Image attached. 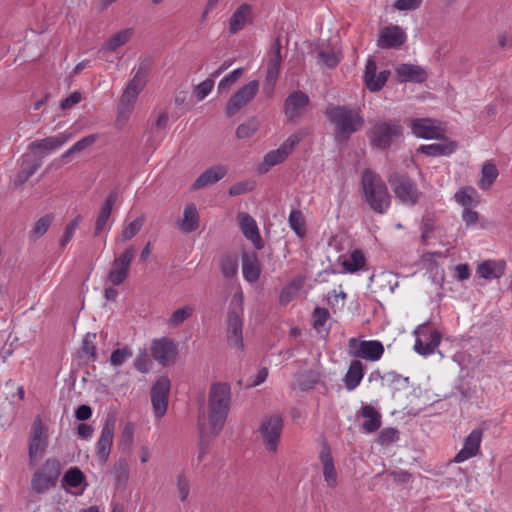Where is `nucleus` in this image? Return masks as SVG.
<instances>
[{
    "mask_svg": "<svg viewBox=\"0 0 512 512\" xmlns=\"http://www.w3.org/2000/svg\"><path fill=\"white\" fill-rule=\"evenodd\" d=\"M329 312L325 308L317 307L313 313V325L316 329L323 327L328 320Z\"/></svg>",
    "mask_w": 512,
    "mask_h": 512,
    "instance_id": "774afa93",
    "label": "nucleus"
},
{
    "mask_svg": "<svg viewBox=\"0 0 512 512\" xmlns=\"http://www.w3.org/2000/svg\"><path fill=\"white\" fill-rule=\"evenodd\" d=\"M361 184L365 201L378 214H385L391 205V196L383 179L370 169L362 173Z\"/></svg>",
    "mask_w": 512,
    "mask_h": 512,
    "instance_id": "7ed1b4c3",
    "label": "nucleus"
},
{
    "mask_svg": "<svg viewBox=\"0 0 512 512\" xmlns=\"http://www.w3.org/2000/svg\"><path fill=\"white\" fill-rule=\"evenodd\" d=\"M386 475L396 483L406 484L413 480V475L404 470H392L386 472Z\"/></svg>",
    "mask_w": 512,
    "mask_h": 512,
    "instance_id": "0e129e2a",
    "label": "nucleus"
},
{
    "mask_svg": "<svg viewBox=\"0 0 512 512\" xmlns=\"http://www.w3.org/2000/svg\"><path fill=\"white\" fill-rule=\"evenodd\" d=\"M132 350L128 347H122L114 350L110 356V364L112 366H121L127 359L132 357Z\"/></svg>",
    "mask_w": 512,
    "mask_h": 512,
    "instance_id": "5fc2aeb1",
    "label": "nucleus"
},
{
    "mask_svg": "<svg viewBox=\"0 0 512 512\" xmlns=\"http://www.w3.org/2000/svg\"><path fill=\"white\" fill-rule=\"evenodd\" d=\"M134 437V426L132 423H127L122 429L119 436V445L123 447H129L133 443Z\"/></svg>",
    "mask_w": 512,
    "mask_h": 512,
    "instance_id": "052dcab7",
    "label": "nucleus"
},
{
    "mask_svg": "<svg viewBox=\"0 0 512 512\" xmlns=\"http://www.w3.org/2000/svg\"><path fill=\"white\" fill-rule=\"evenodd\" d=\"M214 87V80L212 78H208L204 80L203 82L199 83L195 89L194 94L196 98L201 101L203 100L213 89Z\"/></svg>",
    "mask_w": 512,
    "mask_h": 512,
    "instance_id": "bf43d9fd",
    "label": "nucleus"
},
{
    "mask_svg": "<svg viewBox=\"0 0 512 512\" xmlns=\"http://www.w3.org/2000/svg\"><path fill=\"white\" fill-rule=\"evenodd\" d=\"M200 217L194 203H189L183 210V217L178 221V226L183 233H192L199 228Z\"/></svg>",
    "mask_w": 512,
    "mask_h": 512,
    "instance_id": "bb28decb",
    "label": "nucleus"
},
{
    "mask_svg": "<svg viewBox=\"0 0 512 512\" xmlns=\"http://www.w3.org/2000/svg\"><path fill=\"white\" fill-rule=\"evenodd\" d=\"M319 459L323 466L324 481L328 487L335 488L338 485V475L330 450H322Z\"/></svg>",
    "mask_w": 512,
    "mask_h": 512,
    "instance_id": "7c9ffc66",
    "label": "nucleus"
},
{
    "mask_svg": "<svg viewBox=\"0 0 512 512\" xmlns=\"http://www.w3.org/2000/svg\"><path fill=\"white\" fill-rule=\"evenodd\" d=\"M117 200V192L112 191L109 193V195L106 197L101 210L99 212V215L97 216L96 223H95V229L94 234L95 236H98L103 232L104 230H109L110 225H108L109 218L111 216L112 208Z\"/></svg>",
    "mask_w": 512,
    "mask_h": 512,
    "instance_id": "393cba45",
    "label": "nucleus"
},
{
    "mask_svg": "<svg viewBox=\"0 0 512 512\" xmlns=\"http://www.w3.org/2000/svg\"><path fill=\"white\" fill-rule=\"evenodd\" d=\"M258 129V122L255 119H251L238 126L236 135L239 139H245L251 137Z\"/></svg>",
    "mask_w": 512,
    "mask_h": 512,
    "instance_id": "6e6d98bb",
    "label": "nucleus"
},
{
    "mask_svg": "<svg viewBox=\"0 0 512 512\" xmlns=\"http://www.w3.org/2000/svg\"><path fill=\"white\" fill-rule=\"evenodd\" d=\"M85 481V475L78 467L69 468L63 475L62 487L76 488Z\"/></svg>",
    "mask_w": 512,
    "mask_h": 512,
    "instance_id": "79ce46f5",
    "label": "nucleus"
},
{
    "mask_svg": "<svg viewBox=\"0 0 512 512\" xmlns=\"http://www.w3.org/2000/svg\"><path fill=\"white\" fill-rule=\"evenodd\" d=\"M144 218L138 217L130 222L121 232L120 238L123 242L132 239L142 228Z\"/></svg>",
    "mask_w": 512,
    "mask_h": 512,
    "instance_id": "de8ad7c7",
    "label": "nucleus"
},
{
    "mask_svg": "<svg viewBox=\"0 0 512 512\" xmlns=\"http://www.w3.org/2000/svg\"><path fill=\"white\" fill-rule=\"evenodd\" d=\"M399 437V431L396 428L387 427L381 430L377 438V443L381 446L393 444Z\"/></svg>",
    "mask_w": 512,
    "mask_h": 512,
    "instance_id": "3c124183",
    "label": "nucleus"
},
{
    "mask_svg": "<svg viewBox=\"0 0 512 512\" xmlns=\"http://www.w3.org/2000/svg\"><path fill=\"white\" fill-rule=\"evenodd\" d=\"M325 115L334 126V138L338 143L348 141L364 125L360 110L347 105L332 106L326 110Z\"/></svg>",
    "mask_w": 512,
    "mask_h": 512,
    "instance_id": "f257e3e1",
    "label": "nucleus"
},
{
    "mask_svg": "<svg viewBox=\"0 0 512 512\" xmlns=\"http://www.w3.org/2000/svg\"><path fill=\"white\" fill-rule=\"evenodd\" d=\"M96 338V334H86L82 341V352L88 356L89 360H96V346L94 344V340Z\"/></svg>",
    "mask_w": 512,
    "mask_h": 512,
    "instance_id": "4d7b16f0",
    "label": "nucleus"
},
{
    "mask_svg": "<svg viewBox=\"0 0 512 512\" xmlns=\"http://www.w3.org/2000/svg\"><path fill=\"white\" fill-rule=\"evenodd\" d=\"M455 201L464 209L472 208L479 203V195L472 186H466L458 190L454 195Z\"/></svg>",
    "mask_w": 512,
    "mask_h": 512,
    "instance_id": "4c0bfd02",
    "label": "nucleus"
},
{
    "mask_svg": "<svg viewBox=\"0 0 512 512\" xmlns=\"http://www.w3.org/2000/svg\"><path fill=\"white\" fill-rule=\"evenodd\" d=\"M289 226L295 232V234L303 238L306 234L305 219L300 210H293L289 215Z\"/></svg>",
    "mask_w": 512,
    "mask_h": 512,
    "instance_id": "37998d69",
    "label": "nucleus"
},
{
    "mask_svg": "<svg viewBox=\"0 0 512 512\" xmlns=\"http://www.w3.org/2000/svg\"><path fill=\"white\" fill-rule=\"evenodd\" d=\"M258 90L259 82L257 80H252L241 87L227 102V116L232 117L237 112H239L241 108L251 102L256 96Z\"/></svg>",
    "mask_w": 512,
    "mask_h": 512,
    "instance_id": "2eb2a0df",
    "label": "nucleus"
},
{
    "mask_svg": "<svg viewBox=\"0 0 512 512\" xmlns=\"http://www.w3.org/2000/svg\"><path fill=\"white\" fill-rule=\"evenodd\" d=\"M18 163L19 169L13 182L15 186H22L38 170L42 161L32 154H24Z\"/></svg>",
    "mask_w": 512,
    "mask_h": 512,
    "instance_id": "412c9836",
    "label": "nucleus"
},
{
    "mask_svg": "<svg viewBox=\"0 0 512 512\" xmlns=\"http://www.w3.org/2000/svg\"><path fill=\"white\" fill-rule=\"evenodd\" d=\"M71 138V133L63 132L56 136L46 137L44 139L35 140L29 144V149L35 151L42 149L45 151H53L60 148Z\"/></svg>",
    "mask_w": 512,
    "mask_h": 512,
    "instance_id": "cd10ccee",
    "label": "nucleus"
},
{
    "mask_svg": "<svg viewBox=\"0 0 512 512\" xmlns=\"http://www.w3.org/2000/svg\"><path fill=\"white\" fill-rule=\"evenodd\" d=\"M414 334V350L422 356L433 354L441 342V334L429 324L419 325Z\"/></svg>",
    "mask_w": 512,
    "mask_h": 512,
    "instance_id": "9d476101",
    "label": "nucleus"
},
{
    "mask_svg": "<svg viewBox=\"0 0 512 512\" xmlns=\"http://www.w3.org/2000/svg\"><path fill=\"white\" fill-rule=\"evenodd\" d=\"M360 415L364 418L362 429L365 432L372 433L380 428L381 414L371 405H363L360 410Z\"/></svg>",
    "mask_w": 512,
    "mask_h": 512,
    "instance_id": "72a5a7b5",
    "label": "nucleus"
},
{
    "mask_svg": "<svg viewBox=\"0 0 512 512\" xmlns=\"http://www.w3.org/2000/svg\"><path fill=\"white\" fill-rule=\"evenodd\" d=\"M282 428V418L277 415L267 417L262 423L260 433L265 443L271 446V448H275L277 446Z\"/></svg>",
    "mask_w": 512,
    "mask_h": 512,
    "instance_id": "aec40b11",
    "label": "nucleus"
},
{
    "mask_svg": "<svg viewBox=\"0 0 512 512\" xmlns=\"http://www.w3.org/2000/svg\"><path fill=\"white\" fill-rule=\"evenodd\" d=\"M222 275L229 279L233 278L238 271V262L235 257L226 256L221 260L220 264Z\"/></svg>",
    "mask_w": 512,
    "mask_h": 512,
    "instance_id": "09e8293b",
    "label": "nucleus"
},
{
    "mask_svg": "<svg viewBox=\"0 0 512 512\" xmlns=\"http://www.w3.org/2000/svg\"><path fill=\"white\" fill-rule=\"evenodd\" d=\"M151 352L154 359L161 365H168L177 355V346L173 340L163 337L156 339L151 345Z\"/></svg>",
    "mask_w": 512,
    "mask_h": 512,
    "instance_id": "a211bd4d",
    "label": "nucleus"
},
{
    "mask_svg": "<svg viewBox=\"0 0 512 512\" xmlns=\"http://www.w3.org/2000/svg\"><path fill=\"white\" fill-rule=\"evenodd\" d=\"M395 72L401 83H423L428 78V74L423 67L410 63H402L398 65Z\"/></svg>",
    "mask_w": 512,
    "mask_h": 512,
    "instance_id": "5701e85b",
    "label": "nucleus"
},
{
    "mask_svg": "<svg viewBox=\"0 0 512 512\" xmlns=\"http://www.w3.org/2000/svg\"><path fill=\"white\" fill-rule=\"evenodd\" d=\"M52 219L53 217L49 214L44 215L38 219L29 233L30 239L36 240L43 236L49 229L52 223Z\"/></svg>",
    "mask_w": 512,
    "mask_h": 512,
    "instance_id": "c03bdc74",
    "label": "nucleus"
},
{
    "mask_svg": "<svg viewBox=\"0 0 512 512\" xmlns=\"http://www.w3.org/2000/svg\"><path fill=\"white\" fill-rule=\"evenodd\" d=\"M170 386V380L166 376L158 378L152 386L151 402L157 418L163 417L167 411Z\"/></svg>",
    "mask_w": 512,
    "mask_h": 512,
    "instance_id": "dca6fc26",
    "label": "nucleus"
},
{
    "mask_svg": "<svg viewBox=\"0 0 512 512\" xmlns=\"http://www.w3.org/2000/svg\"><path fill=\"white\" fill-rule=\"evenodd\" d=\"M61 474V464L55 458H48L31 478V489L37 494H44L54 488Z\"/></svg>",
    "mask_w": 512,
    "mask_h": 512,
    "instance_id": "423d86ee",
    "label": "nucleus"
},
{
    "mask_svg": "<svg viewBox=\"0 0 512 512\" xmlns=\"http://www.w3.org/2000/svg\"><path fill=\"white\" fill-rule=\"evenodd\" d=\"M309 102L310 99L306 93L299 90L292 92L284 103V111L288 120L294 122L300 118Z\"/></svg>",
    "mask_w": 512,
    "mask_h": 512,
    "instance_id": "6ab92c4d",
    "label": "nucleus"
},
{
    "mask_svg": "<svg viewBox=\"0 0 512 512\" xmlns=\"http://www.w3.org/2000/svg\"><path fill=\"white\" fill-rule=\"evenodd\" d=\"M116 426V418L112 414H108L105 418L101 435L98 439L97 448H111L114 438V430Z\"/></svg>",
    "mask_w": 512,
    "mask_h": 512,
    "instance_id": "e433bc0d",
    "label": "nucleus"
},
{
    "mask_svg": "<svg viewBox=\"0 0 512 512\" xmlns=\"http://www.w3.org/2000/svg\"><path fill=\"white\" fill-rule=\"evenodd\" d=\"M149 71L150 62L148 60L141 61L136 69L133 78L128 82L126 88L124 89L121 95L120 103L122 106H125L128 109L132 108L138 95L146 85V78L149 74Z\"/></svg>",
    "mask_w": 512,
    "mask_h": 512,
    "instance_id": "1a4fd4ad",
    "label": "nucleus"
},
{
    "mask_svg": "<svg viewBox=\"0 0 512 512\" xmlns=\"http://www.w3.org/2000/svg\"><path fill=\"white\" fill-rule=\"evenodd\" d=\"M498 174L499 173L497 167L493 163L486 162L482 167L481 179L478 183V186L482 190L489 189L498 177Z\"/></svg>",
    "mask_w": 512,
    "mask_h": 512,
    "instance_id": "a19ab883",
    "label": "nucleus"
},
{
    "mask_svg": "<svg viewBox=\"0 0 512 512\" xmlns=\"http://www.w3.org/2000/svg\"><path fill=\"white\" fill-rule=\"evenodd\" d=\"M364 376L363 364L359 360H353L344 377V384L347 390H354Z\"/></svg>",
    "mask_w": 512,
    "mask_h": 512,
    "instance_id": "c9c22d12",
    "label": "nucleus"
},
{
    "mask_svg": "<svg viewBox=\"0 0 512 512\" xmlns=\"http://www.w3.org/2000/svg\"><path fill=\"white\" fill-rule=\"evenodd\" d=\"M132 33H133L132 29H124V30L117 32L115 35H113L109 40H107L104 43L102 50L104 52L115 51L117 48H119L120 46H123L124 44H126L129 41V39L132 36Z\"/></svg>",
    "mask_w": 512,
    "mask_h": 512,
    "instance_id": "58836bf2",
    "label": "nucleus"
},
{
    "mask_svg": "<svg viewBox=\"0 0 512 512\" xmlns=\"http://www.w3.org/2000/svg\"><path fill=\"white\" fill-rule=\"evenodd\" d=\"M281 43L280 40L277 39L272 44L270 51H269V60L267 69L269 70H277L280 71L281 63H282V56H281Z\"/></svg>",
    "mask_w": 512,
    "mask_h": 512,
    "instance_id": "a18cd8bd",
    "label": "nucleus"
},
{
    "mask_svg": "<svg viewBox=\"0 0 512 512\" xmlns=\"http://www.w3.org/2000/svg\"><path fill=\"white\" fill-rule=\"evenodd\" d=\"M238 219L239 226L243 235L253 243L256 249H262L264 242L254 218L251 217L248 213L241 212L238 214Z\"/></svg>",
    "mask_w": 512,
    "mask_h": 512,
    "instance_id": "4be33fe9",
    "label": "nucleus"
},
{
    "mask_svg": "<svg viewBox=\"0 0 512 512\" xmlns=\"http://www.w3.org/2000/svg\"><path fill=\"white\" fill-rule=\"evenodd\" d=\"M230 403V386L226 383L213 384L208 398V420L212 434L216 435L222 430L230 409Z\"/></svg>",
    "mask_w": 512,
    "mask_h": 512,
    "instance_id": "f03ea898",
    "label": "nucleus"
},
{
    "mask_svg": "<svg viewBox=\"0 0 512 512\" xmlns=\"http://www.w3.org/2000/svg\"><path fill=\"white\" fill-rule=\"evenodd\" d=\"M388 181L395 197L402 204L412 207L419 202L422 192L408 175L395 172L389 176Z\"/></svg>",
    "mask_w": 512,
    "mask_h": 512,
    "instance_id": "0eeeda50",
    "label": "nucleus"
},
{
    "mask_svg": "<svg viewBox=\"0 0 512 512\" xmlns=\"http://www.w3.org/2000/svg\"><path fill=\"white\" fill-rule=\"evenodd\" d=\"M318 55L328 68H334L340 62V55L331 50H321Z\"/></svg>",
    "mask_w": 512,
    "mask_h": 512,
    "instance_id": "13d9d810",
    "label": "nucleus"
},
{
    "mask_svg": "<svg viewBox=\"0 0 512 512\" xmlns=\"http://www.w3.org/2000/svg\"><path fill=\"white\" fill-rule=\"evenodd\" d=\"M243 73L244 68L240 67L224 76L218 84V93L221 94L227 91L230 88V86L243 75Z\"/></svg>",
    "mask_w": 512,
    "mask_h": 512,
    "instance_id": "8fccbe9b",
    "label": "nucleus"
},
{
    "mask_svg": "<svg viewBox=\"0 0 512 512\" xmlns=\"http://www.w3.org/2000/svg\"><path fill=\"white\" fill-rule=\"evenodd\" d=\"M482 439V431L477 428L466 437L463 448H479Z\"/></svg>",
    "mask_w": 512,
    "mask_h": 512,
    "instance_id": "338daca9",
    "label": "nucleus"
},
{
    "mask_svg": "<svg viewBox=\"0 0 512 512\" xmlns=\"http://www.w3.org/2000/svg\"><path fill=\"white\" fill-rule=\"evenodd\" d=\"M348 348L351 356L370 361L379 360L384 353L383 344L377 340L351 338L348 342Z\"/></svg>",
    "mask_w": 512,
    "mask_h": 512,
    "instance_id": "f8f14e48",
    "label": "nucleus"
},
{
    "mask_svg": "<svg viewBox=\"0 0 512 512\" xmlns=\"http://www.w3.org/2000/svg\"><path fill=\"white\" fill-rule=\"evenodd\" d=\"M177 488L180 500L182 502L186 501L190 491V483L183 473L177 477Z\"/></svg>",
    "mask_w": 512,
    "mask_h": 512,
    "instance_id": "e2e57ef3",
    "label": "nucleus"
},
{
    "mask_svg": "<svg viewBox=\"0 0 512 512\" xmlns=\"http://www.w3.org/2000/svg\"><path fill=\"white\" fill-rule=\"evenodd\" d=\"M403 136V127L398 120L381 119L372 123L368 138L373 149L387 150Z\"/></svg>",
    "mask_w": 512,
    "mask_h": 512,
    "instance_id": "20e7f679",
    "label": "nucleus"
},
{
    "mask_svg": "<svg viewBox=\"0 0 512 512\" xmlns=\"http://www.w3.org/2000/svg\"><path fill=\"white\" fill-rule=\"evenodd\" d=\"M504 272V261L487 260L482 262L477 268L479 276L486 280L499 279L504 275Z\"/></svg>",
    "mask_w": 512,
    "mask_h": 512,
    "instance_id": "f704fd0d",
    "label": "nucleus"
},
{
    "mask_svg": "<svg viewBox=\"0 0 512 512\" xmlns=\"http://www.w3.org/2000/svg\"><path fill=\"white\" fill-rule=\"evenodd\" d=\"M227 167L223 165L213 166L205 170L193 183V189H201L217 183L227 174Z\"/></svg>",
    "mask_w": 512,
    "mask_h": 512,
    "instance_id": "a878e982",
    "label": "nucleus"
},
{
    "mask_svg": "<svg viewBox=\"0 0 512 512\" xmlns=\"http://www.w3.org/2000/svg\"><path fill=\"white\" fill-rule=\"evenodd\" d=\"M376 70V62L372 58H369L364 70V81L367 88L372 92L381 90L390 75L389 70H382L378 73L377 79H374V72H376Z\"/></svg>",
    "mask_w": 512,
    "mask_h": 512,
    "instance_id": "b1692460",
    "label": "nucleus"
},
{
    "mask_svg": "<svg viewBox=\"0 0 512 512\" xmlns=\"http://www.w3.org/2000/svg\"><path fill=\"white\" fill-rule=\"evenodd\" d=\"M423 0H396L393 7L399 11H412L418 9Z\"/></svg>",
    "mask_w": 512,
    "mask_h": 512,
    "instance_id": "69168bd1",
    "label": "nucleus"
},
{
    "mask_svg": "<svg viewBox=\"0 0 512 512\" xmlns=\"http://www.w3.org/2000/svg\"><path fill=\"white\" fill-rule=\"evenodd\" d=\"M365 265V257L360 250H354L350 256L343 260V271L347 273H354L363 268Z\"/></svg>",
    "mask_w": 512,
    "mask_h": 512,
    "instance_id": "ea45409f",
    "label": "nucleus"
},
{
    "mask_svg": "<svg viewBox=\"0 0 512 512\" xmlns=\"http://www.w3.org/2000/svg\"><path fill=\"white\" fill-rule=\"evenodd\" d=\"M412 133L422 139H445V129L440 121L432 118H416L411 120Z\"/></svg>",
    "mask_w": 512,
    "mask_h": 512,
    "instance_id": "ddd939ff",
    "label": "nucleus"
},
{
    "mask_svg": "<svg viewBox=\"0 0 512 512\" xmlns=\"http://www.w3.org/2000/svg\"><path fill=\"white\" fill-rule=\"evenodd\" d=\"M251 6L244 3L240 5L232 14L229 21V30L232 34L237 33L251 21Z\"/></svg>",
    "mask_w": 512,
    "mask_h": 512,
    "instance_id": "473e14b6",
    "label": "nucleus"
},
{
    "mask_svg": "<svg viewBox=\"0 0 512 512\" xmlns=\"http://www.w3.org/2000/svg\"><path fill=\"white\" fill-rule=\"evenodd\" d=\"M48 445V428L43 425L40 416L32 424L28 448H45Z\"/></svg>",
    "mask_w": 512,
    "mask_h": 512,
    "instance_id": "c756f323",
    "label": "nucleus"
},
{
    "mask_svg": "<svg viewBox=\"0 0 512 512\" xmlns=\"http://www.w3.org/2000/svg\"><path fill=\"white\" fill-rule=\"evenodd\" d=\"M457 149L455 141H446L443 143H434L427 145H420L417 149L418 152L430 157L449 156Z\"/></svg>",
    "mask_w": 512,
    "mask_h": 512,
    "instance_id": "2f4dec72",
    "label": "nucleus"
},
{
    "mask_svg": "<svg viewBox=\"0 0 512 512\" xmlns=\"http://www.w3.org/2000/svg\"><path fill=\"white\" fill-rule=\"evenodd\" d=\"M301 286V283H296L293 281L288 286L283 288L280 293V303L286 305L295 297V291L298 290Z\"/></svg>",
    "mask_w": 512,
    "mask_h": 512,
    "instance_id": "680f3d73",
    "label": "nucleus"
},
{
    "mask_svg": "<svg viewBox=\"0 0 512 512\" xmlns=\"http://www.w3.org/2000/svg\"><path fill=\"white\" fill-rule=\"evenodd\" d=\"M114 474L118 485H125L129 477L128 463L119 459L114 465Z\"/></svg>",
    "mask_w": 512,
    "mask_h": 512,
    "instance_id": "864d4df0",
    "label": "nucleus"
},
{
    "mask_svg": "<svg viewBox=\"0 0 512 512\" xmlns=\"http://www.w3.org/2000/svg\"><path fill=\"white\" fill-rule=\"evenodd\" d=\"M149 71L150 62L148 60L141 61L136 69L133 78L128 82L126 88L124 89L121 95L120 103L122 106H125L128 109L132 108L138 95L146 85V78L149 74Z\"/></svg>",
    "mask_w": 512,
    "mask_h": 512,
    "instance_id": "6e6552de",
    "label": "nucleus"
},
{
    "mask_svg": "<svg viewBox=\"0 0 512 512\" xmlns=\"http://www.w3.org/2000/svg\"><path fill=\"white\" fill-rule=\"evenodd\" d=\"M243 294L236 293L230 303L227 314V341L230 347L240 351L243 343Z\"/></svg>",
    "mask_w": 512,
    "mask_h": 512,
    "instance_id": "39448f33",
    "label": "nucleus"
},
{
    "mask_svg": "<svg viewBox=\"0 0 512 512\" xmlns=\"http://www.w3.org/2000/svg\"><path fill=\"white\" fill-rule=\"evenodd\" d=\"M307 134L308 132L304 129H300L291 134L278 149L272 150L265 155L264 164L272 167L282 163L293 151V149L299 144V142L307 136Z\"/></svg>",
    "mask_w": 512,
    "mask_h": 512,
    "instance_id": "4468645a",
    "label": "nucleus"
},
{
    "mask_svg": "<svg viewBox=\"0 0 512 512\" xmlns=\"http://www.w3.org/2000/svg\"><path fill=\"white\" fill-rule=\"evenodd\" d=\"M135 254V247L129 246L119 256L115 257L108 272L107 281L113 286L122 284L129 275V268Z\"/></svg>",
    "mask_w": 512,
    "mask_h": 512,
    "instance_id": "9b49d317",
    "label": "nucleus"
},
{
    "mask_svg": "<svg viewBox=\"0 0 512 512\" xmlns=\"http://www.w3.org/2000/svg\"><path fill=\"white\" fill-rule=\"evenodd\" d=\"M82 219L83 218L81 215H77L73 220H71L67 224L65 231L59 240V245L61 248H64L70 242V240L73 238L74 233H75L76 229L78 228V226L80 225Z\"/></svg>",
    "mask_w": 512,
    "mask_h": 512,
    "instance_id": "49530a36",
    "label": "nucleus"
},
{
    "mask_svg": "<svg viewBox=\"0 0 512 512\" xmlns=\"http://www.w3.org/2000/svg\"><path fill=\"white\" fill-rule=\"evenodd\" d=\"M193 313V309L190 306H184L175 310L170 319L169 324L177 327L187 320Z\"/></svg>",
    "mask_w": 512,
    "mask_h": 512,
    "instance_id": "603ef678",
    "label": "nucleus"
},
{
    "mask_svg": "<svg viewBox=\"0 0 512 512\" xmlns=\"http://www.w3.org/2000/svg\"><path fill=\"white\" fill-rule=\"evenodd\" d=\"M260 263L256 253H245L242 256V273L249 283H255L260 277Z\"/></svg>",
    "mask_w": 512,
    "mask_h": 512,
    "instance_id": "c85d7f7f",
    "label": "nucleus"
},
{
    "mask_svg": "<svg viewBox=\"0 0 512 512\" xmlns=\"http://www.w3.org/2000/svg\"><path fill=\"white\" fill-rule=\"evenodd\" d=\"M407 41V34L398 25H389L382 28L377 39V46L381 49H397Z\"/></svg>",
    "mask_w": 512,
    "mask_h": 512,
    "instance_id": "f3484780",
    "label": "nucleus"
}]
</instances>
